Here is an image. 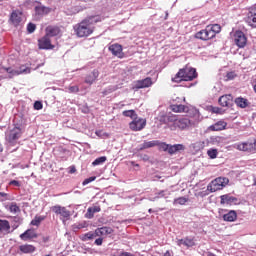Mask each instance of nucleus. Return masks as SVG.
I'll list each match as a JSON object with an SVG mask.
<instances>
[{
	"mask_svg": "<svg viewBox=\"0 0 256 256\" xmlns=\"http://www.w3.org/2000/svg\"><path fill=\"white\" fill-rule=\"evenodd\" d=\"M105 161H107V157L106 156H101L99 158H96L92 162V165H93V167H97V165H103V163H105Z\"/></svg>",
	"mask_w": 256,
	"mask_h": 256,
	"instance_id": "nucleus-38",
	"label": "nucleus"
},
{
	"mask_svg": "<svg viewBox=\"0 0 256 256\" xmlns=\"http://www.w3.org/2000/svg\"><path fill=\"white\" fill-rule=\"evenodd\" d=\"M187 201H189V198L182 196L179 198H175L173 201V205H185V203H187Z\"/></svg>",
	"mask_w": 256,
	"mask_h": 256,
	"instance_id": "nucleus-34",
	"label": "nucleus"
},
{
	"mask_svg": "<svg viewBox=\"0 0 256 256\" xmlns=\"http://www.w3.org/2000/svg\"><path fill=\"white\" fill-rule=\"evenodd\" d=\"M218 103L221 105V107H231L233 105V95L226 94L221 96Z\"/></svg>",
	"mask_w": 256,
	"mask_h": 256,
	"instance_id": "nucleus-15",
	"label": "nucleus"
},
{
	"mask_svg": "<svg viewBox=\"0 0 256 256\" xmlns=\"http://www.w3.org/2000/svg\"><path fill=\"white\" fill-rule=\"evenodd\" d=\"M235 104L237 105V107H240L241 109H245V107L249 105L247 99L241 97L235 99Z\"/></svg>",
	"mask_w": 256,
	"mask_h": 256,
	"instance_id": "nucleus-31",
	"label": "nucleus"
},
{
	"mask_svg": "<svg viewBox=\"0 0 256 256\" xmlns=\"http://www.w3.org/2000/svg\"><path fill=\"white\" fill-rule=\"evenodd\" d=\"M10 21L14 27H18L21 21H23V13L19 10L12 11L10 15Z\"/></svg>",
	"mask_w": 256,
	"mask_h": 256,
	"instance_id": "nucleus-13",
	"label": "nucleus"
},
{
	"mask_svg": "<svg viewBox=\"0 0 256 256\" xmlns=\"http://www.w3.org/2000/svg\"><path fill=\"white\" fill-rule=\"evenodd\" d=\"M147 126V119L136 116L130 123L129 129L131 131H143Z\"/></svg>",
	"mask_w": 256,
	"mask_h": 256,
	"instance_id": "nucleus-6",
	"label": "nucleus"
},
{
	"mask_svg": "<svg viewBox=\"0 0 256 256\" xmlns=\"http://www.w3.org/2000/svg\"><path fill=\"white\" fill-rule=\"evenodd\" d=\"M112 233L113 228L111 227L104 226L96 229V235H98V237H107V235H111Z\"/></svg>",
	"mask_w": 256,
	"mask_h": 256,
	"instance_id": "nucleus-24",
	"label": "nucleus"
},
{
	"mask_svg": "<svg viewBox=\"0 0 256 256\" xmlns=\"http://www.w3.org/2000/svg\"><path fill=\"white\" fill-rule=\"evenodd\" d=\"M223 221H227L228 223H233L237 221V211L230 210L228 213L222 216Z\"/></svg>",
	"mask_w": 256,
	"mask_h": 256,
	"instance_id": "nucleus-26",
	"label": "nucleus"
},
{
	"mask_svg": "<svg viewBox=\"0 0 256 256\" xmlns=\"http://www.w3.org/2000/svg\"><path fill=\"white\" fill-rule=\"evenodd\" d=\"M49 239H50L49 236H43V237H42L43 243H48Z\"/></svg>",
	"mask_w": 256,
	"mask_h": 256,
	"instance_id": "nucleus-53",
	"label": "nucleus"
},
{
	"mask_svg": "<svg viewBox=\"0 0 256 256\" xmlns=\"http://www.w3.org/2000/svg\"><path fill=\"white\" fill-rule=\"evenodd\" d=\"M34 109L36 111H41V109H43V103L41 101H36L34 103Z\"/></svg>",
	"mask_w": 256,
	"mask_h": 256,
	"instance_id": "nucleus-45",
	"label": "nucleus"
},
{
	"mask_svg": "<svg viewBox=\"0 0 256 256\" xmlns=\"http://www.w3.org/2000/svg\"><path fill=\"white\" fill-rule=\"evenodd\" d=\"M76 172H77V168H75V166H71L70 170H69V173L73 174V173H76Z\"/></svg>",
	"mask_w": 256,
	"mask_h": 256,
	"instance_id": "nucleus-51",
	"label": "nucleus"
},
{
	"mask_svg": "<svg viewBox=\"0 0 256 256\" xmlns=\"http://www.w3.org/2000/svg\"><path fill=\"white\" fill-rule=\"evenodd\" d=\"M19 250L21 251V253L29 254L35 253V251H37V248L31 244H24L19 246Z\"/></svg>",
	"mask_w": 256,
	"mask_h": 256,
	"instance_id": "nucleus-28",
	"label": "nucleus"
},
{
	"mask_svg": "<svg viewBox=\"0 0 256 256\" xmlns=\"http://www.w3.org/2000/svg\"><path fill=\"white\" fill-rule=\"evenodd\" d=\"M3 71H6L8 73V78L13 79L14 77H17L19 75V71L11 68V67H2Z\"/></svg>",
	"mask_w": 256,
	"mask_h": 256,
	"instance_id": "nucleus-29",
	"label": "nucleus"
},
{
	"mask_svg": "<svg viewBox=\"0 0 256 256\" xmlns=\"http://www.w3.org/2000/svg\"><path fill=\"white\" fill-rule=\"evenodd\" d=\"M35 29H37V26L34 23H29L27 25L28 33H35Z\"/></svg>",
	"mask_w": 256,
	"mask_h": 256,
	"instance_id": "nucleus-43",
	"label": "nucleus"
},
{
	"mask_svg": "<svg viewBox=\"0 0 256 256\" xmlns=\"http://www.w3.org/2000/svg\"><path fill=\"white\" fill-rule=\"evenodd\" d=\"M68 91L69 93H79V86H69Z\"/></svg>",
	"mask_w": 256,
	"mask_h": 256,
	"instance_id": "nucleus-47",
	"label": "nucleus"
},
{
	"mask_svg": "<svg viewBox=\"0 0 256 256\" xmlns=\"http://www.w3.org/2000/svg\"><path fill=\"white\" fill-rule=\"evenodd\" d=\"M209 131H223L227 129V122L220 120L216 122L215 124L209 126Z\"/></svg>",
	"mask_w": 256,
	"mask_h": 256,
	"instance_id": "nucleus-21",
	"label": "nucleus"
},
{
	"mask_svg": "<svg viewBox=\"0 0 256 256\" xmlns=\"http://www.w3.org/2000/svg\"><path fill=\"white\" fill-rule=\"evenodd\" d=\"M253 145H254V153L256 152V139L253 141Z\"/></svg>",
	"mask_w": 256,
	"mask_h": 256,
	"instance_id": "nucleus-56",
	"label": "nucleus"
},
{
	"mask_svg": "<svg viewBox=\"0 0 256 256\" xmlns=\"http://www.w3.org/2000/svg\"><path fill=\"white\" fill-rule=\"evenodd\" d=\"M164 256H171V252L169 250H167L165 253H164Z\"/></svg>",
	"mask_w": 256,
	"mask_h": 256,
	"instance_id": "nucleus-55",
	"label": "nucleus"
},
{
	"mask_svg": "<svg viewBox=\"0 0 256 256\" xmlns=\"http://www.w3.org/2000/svg\"><path fill=\"white\" fill-rule=\"evenodd\" d=\"M169 145L170 144H167L165 142H159L158 141V144L156 145V147H158L159 151H164V152H168L169 150Z\"/></svg>",
	"mask_w": 256,
	"mask_h": 256,
	"instance_id": "nucleus-39",
	"label": "nucleus"
},
{
	"mask_svg": "<svg viewBox=\"0 0 256 256\" xmlns=\"http://www.w3.org/2000/svg\"><path fill=\"white\" fill-rule=\"evenodd\" d=\"M0 153H3V145L0 143Z\"/></svg>",
	"mask_w": 256,
	"mask_h": 256,
	"instance_id": "nucleus-57",
	"label": "nucleus"
},
{
	"mask_svg": "<svg viewBox=\"0 0 256 256\" xmlns=\"http://www.w3.org/2000/svg\"><path fill=\"white\" fill-rule=\"evenodd\" d=\"M38 48L44 50L55 49V45L51 44V37L45 34L42 38L38 39Z\"/></svg>",
	"mask_w": 256,
	"mask_h": 256,
	"instance_id": "nucleus-11",
	"label": "nucleus"
},
{
	"mask_svg": "<svg viewBox=\"0 0 256 256\" xmlns=\"http://www.w3.org/2000/svg\"><path fill=\"white\" fill-rule=\"evenodd\" d=\"M233 149H237V151H243L244 153H255V147L253 142H240L232 145Z\"/></svg>",
	"mask_w": 256,
	"mask_h": 256,
	"instance_id": "nucleus-8",
	"label": "nucleus"
},
{
	"mask_svg": "<svg viewBox=\"0 0 256 256\" xmlns=\"http://www.w3.org/2000/svg\"><path fill=\"white\" fill-rule=\"evenodd\" d=\"M45 33L48 37H57L61 33L59 26L49 25L45 28Z\"/></svg>",
	"mask_w": 256,
	"mask_h": 256,
	"instance_id": "nucleus-18",
	"label": "nucleus"
},
{
	"mask_svg": "<svg viewBox=\"0 0 256 256\" xmlns=\"http://www.w3.org/2000/svg\"><path fill=\"white\" fill-rule=\"evenodd\" d=\"M219 33H221V25L210 24L206 26L205 29L197 32L195 38L200 39L201 41H211V39H215Z\"/></svg>",
	"mask_w": 256,
	"mask_h": 256,
	"instance_id": "nucleus-2",
	"label": "nucleus"
},
{
	"mask_svg": "<svg viewBox=\"0 0 256 256\" xmlns=\"http://www.w3.org/2000/svg\"><path fill=\"white\" fill-rule=\"evenodd\" d=\"M99 77V70L94 69L92 72L86 75L84 83L87 85H93L97 78Z\"/></svg>",
	"mask_w": 256,
	"mask_h": 256,
	"instance_id": "nucleus-16",
	"label": "nucleus"
},
{
	"mask_svg": "<svg viewBox=\"0 0 256 256\" xmlns=\"http://www.w3.org/2000/svg\"><path fill=\"white\" fill-rule=\"evenodd\" d=\"M197 79V70L193 67L186 66L181 68L172 78L173 83H181L182 81H193Z\"/></svg>",
	"mask_w": 256,
	"mask_h": 256,
	"instance_id": "nucleus-4",
	"label": "nucleus"
},
{
	"mask_svg": "<svg viewBox=\"0 0 256 256\" xmlns=\"http://www.w3.org/2000/svg\"><path fill=\"white\" fill-rule=\"evenodd\" d=\"M167 125L171 131H176V129H180V131H185V129H189L191 127V120L188 118H177V115L170 114L167 116Z\"/></svg>",
	"mask_w": 256,
	"mask_h": 256,
	"instance_id": "nucleus-3",
	"label": "nucleus"
},
{
	"mask_svg": "<svg viewBox=\"0 0 256 256\" xmlns=\"http://www.w3.org/2000/svg\"><path fill=\"white\" fill-rule=\"evenodd\" d=\"M9 211L10 213H19V211H21V209L17 206V203H12L9 206Z\"/></svg>",
	"mask_w": 256,
	"mask_h": 256,
	"instance_id": "nucleus-41",
	"label": "nucleus"
},
{
	"mask_svg": "<svg viewBox=\"0 0 256 256\" xmlns=\"http://www.w3.org/2000/svg\"><path fill=\"white\" fill-rule=\"evenodd\" d=\"M96 23H101V16L86 17L81 22L73 26L75 35L80 38L89 37V35H93Z\"/></svg>",
	"mask_w": 256,
	"mask_h": 256,
	"instance_id": "nucleus-1",
	"label": "nucleus"
},
{
	"mask_svg": "<svg viewBox=\"0 0 256 256\" xmlns=\"http://www.w3.org/2000/svg\"><path fill=\"white\" fill-rule=\"evenodd\" d=\"M100 211H101L100 206L89 207L87 210V213H89V219H91L93 215H95V213H99Z\"/></svg>",
	"mask_w": 256,
	"mask_h": 256,
	"instance_id": "nucleus-32",
	"label": "nucleus"
},
{
	"mask_svg": "<svg viewBox=\"0 0 256 256\" xmlns=\"http://www.w3.org/2000/svg\"><path fill=\"white\" fill-rule=\"evenodd\" d=\"M184 246L185 247H195V239L186 237L184 238Z\"/></svg>",
	"mask_w": 256,
	"mask_h": 256,
	"instance_id": "nucleus-40",
	"label": "nucleus"
},
{
	"mask_svg": "<svg viewBox=\"0 0 256 256\" xmlns=\"http://www.w3.org/2000/svg\"><path fill=\"white\" fill-rule=\"evenodd\" d=\"M159 145L158 140H153L149 142H144L142 146L140 147V150L143 151V149H151V147H157Z\"/></svg>",
	"mask_w": 256,
	"mask_h": 256,
	"instance_id": "nucleus-30",
	"label": "nucleus"
},
{
	"mask_svg": "<svg viewBox=\"0 0 256 256\" xmlns=\"http://www.w3.org/2000/svg\"><path fill=\"white\" fill-rule=\"evenodd\" d=\"M21 137V130L19 128H15L11 130L10 134L8 135V142L14 143Z\"/></svg>",
	"mask_w": 256,
	"mask_h": 256,
	"instance_id": "nucleus-27",
	"label": "nucleus"
},
{
	"mask_svg": "<svg viewBox=\"0 0 256 256\" xmlns=\"http://www.w3.org/2000/svg\"><path fill=\"white\" fill-rule=\"evenodd\" d=\"M95 179H97V177L95 176H92L90 178H87L85 179L83 182H82V185H89V183H93V181H95Z\"/></svg>",
	"mask_w": 256,
	"mask_h": 256,
	"instance_id": "nucleus-46",
	"label": "nucleus"
},
{
	"mask_svg": "<svg viewBox=\"0 0 256 256\" xmlns=\"http://www.w3.org/2000/svg\"><path fill=\"white\" fill-rule=\"evenodd\" d=\"M9 185H14V187H21V182L17 180H11Z\"/></svg>",
	"mask_w": 256,
	"mask_h": 256,
	"instance_id": "nucleus-48",
	"label": "nucleus"
},
{
	"mask_svg": "<svg viewBox=\"0 0 256 256\" xmlns=\"http://www.w3.org/2000/svg\"><path fill=\"white\" fill-rule=\"evenodd\" d=\"M207 155L210 157V159H217V149L208 150Z\"/></svg>",
	"mask_w": 256,
	"mask_h": 256,
	"instance_id": "nucleus-42",
	"label": "nucleus"
},
{
	"mask_svg": "<svg viewBox=\"0 0 256 256\" xmlns=\"http://www.w3.org/2000/svg\"><path fill=\"white\" fill-rule=\"evenodd\" d=\"M245 21L249 27L256 29V5L249 8Z\"/></svg>",
	"mask_w": 256,
	"mask_h": 256,
	"instance_id": "nucleus-9",
	"label": "nucleus"
},
{
	"mask_svg": "<svg viewBox=\"0 0 256 256\" xmlns=\"http://www.w3.org/2000/svg\"><path fill=\"white\" fill-rule=\"evenodd\" d=\"M179 151H185V146L183 144H169L167 152L169 155H175V153H179Z\"/></svg>",
	"mask_w": 256,
	"mask_h": 256,
	"instance_id": "nucleus-23",
	"label": "nucleus"
},
{
	"mask_svg": "<svg viewBox=\"0 0 256 256\" xmlns=\"http://www.w3.org/2000/svg\"><path fill=\"white\" fill-rule=\"evenodd\" d=\"M0 195H1V197L7 196V194H6V193H3V192H0Z\"/></svg>",
	"mask_w": 256,
	"mask_h": 256,
	"instance_id": "nucleus-58",
	"label": "nucleus"
},
{
	"mask_svg": "<svg viewBox=\"0 0 256 256\" xmlns=\"http://www.w3.org/2000/svg\"><path fill=\"white\" fill-rule=\"evenodd\" d=\"M11 233V224L9 220L0 219V235H9Z\"/></svg>",
	"mask_w": 256,
	"mask_h": 256,
	"instance_id": "nucleus-19",
	"label": "nucleus"
},
{
	"mask_svg": "<svg viewBox=\"0 0 256 256\" xmlns=\"http://www.w3.org/2000/svg\"><path fill=\"white\" fill-rule=\"evenodd\" d=\"M153 85V80H151V77H147L143 80H137L135 82V89H146L147 87H151Z\"/></svg>",
	"mask_w": 256,
	"mask_h": 256,
	"instance_id": "nucleus-14",
	"label": "nucleus"
},
{
	"mask_svg": "<svg viewBox=\"0 0 256 256\" xmlns=\"http://www.w3.org/2000/svg\"><path fill=\"white\" fill-rule=\"evenodd\" d=\"M234 42L239 49H245L247 46V36L245 33H243V31L237 30L234 32Z\"/></svg>",
	"mask_w": 256,
	"mask_h": 256,
	"instance_id": "nucleus-7",
	"label": "nucleus"
},
{
	"mask_svg": "<svg viewBox=\"0 0 256 256\" xmlns=\"http://www.w3.org/2000/svg\"><path fill=\"white\" fill-rule=\"evenodd\" d=\"M51 211L55 213V215H60L63 219H69L71 217V211L67 210L65 206L55 205L51 207Z\"/></svg>",
	"mask_w": 256,
	"mask_h": 256,
	"instance_id": "nucleus-10",
	"label": "nucleus"
},
{
	"mask_svg": "<svg viewBox=\"0 0 256 256\" xmlns=\"http://www.w3.org/2000/svg\"><path fill=\"white\" fill-rule=\"evenodd\" d=\"M95 245H103V238H97L96 240H95Z\"/></svg>",
	"mask_w": 256,
	"mask_h": 256,
	"instance_id": "nucleus-49",
	"label": "nucleus"
},
{
	"mask_svg": "<svg viewBox=\"0 0 256 256\" xmlns=\"http://www.w3.org/2000/svg\"><path fill=\"white\" fill-rule=\"evenodd\" d=\"M159 197H165V191H161L158 193Z\"/></svg>",
	"mask_w": 256,
	"mask_h": 256,
	"instance_id": "nucleus-54",
	"label": "nucleus"
},
{
	"mask_svg": "<svg viewBox=\"0 0 256 256\" xmlns=\"http://www.w3.org/2000/svg\"><path fill=\"white\" fill-rule=\"evenodd\" d=\"M0 1H4V0H0Z\"/></svg>",
	"mask_w": 256,
	"mask_h": 256,
	"instance_id": "nucleus-60",
	"label": "nucleus"
},
{
	"mask_svg": "<svg viewBox=\"0 0 256 256\" xmlns=\"http://www.w3.org/2000/svg\"><path fill=\"white\" fill-rule=\"evenodd\" d=\"M108 51L114 55V57H118L119 59H123L124 53H123V46L119 43H114L108 47Z\"/></svg>",
	"mask_w": 256,
	"mask_h": 256,
	"instance_id": "nucleus-12",
	"label": "nucleus"
},
{
	"mask_svg": "<svg viewBox=\"0 0 256 256\" xmlns=\"http://www.w3.org/2000/svg\"><path fill=\"white\" fill-rule=\"evenodd\" d=\"M229 185V178L218 177L208 184L207 189L210 193L221 191L225 186Z\"/></svg>",
	"mask_w": 256,
	"mask_h": 256,
	"instance_id": "nucleus-5",
	"label": "nucleus"
},
{
	"mask_svg": "<svg viewBox=\"0 0 256 256\" xmlns=\"http://www.w3.org/2000/svg\"><path fill=\"white\" fill-rule=\"evenodd\" d=\"M16 71H18V75H23V74L27 75V74L31 73V68H29L25 65H21L19 67V69Z\"/></svg>",
	"mask_w": 256,
	"mask_h": 256,
	"instance_id": "nucleus-33",
	"label": "nucleus"
},
{
	"mask_svg": "<svg viewBox=\"0 0 256 256\" xmlns=\"http://www.w3.org/2000/svg\"><path fill=\"white\" fill-rule=\"evenodd\" d=\"M212 111H213V113H221V108H219V107H214V108L212 109Z\"/></svg>",
	"mask_w": 256,
	"mask_h": 256,
	"instance_id": "nucleus-52",
	"label": "nucleus"
},
{
	"mask_svg": "<svg viewBox=\"0 0 256 256\" xmlns=\"http://www.w3.org/2000/svg\"><path fill=\"white\" fill-rule=\"evenodd\" d=\"M122 115L124 117H130V119H134L135 117H137V113L135 112V110H124L122 112Z\"/></svg>",
	"mask_w": 256,
	"mask_h": 256,
	"instance_id": "nucleus-37",
	"label": "nucleus"
},
{
	"mask_svg": "<svg viewBox=\"0 0 256 256\" xmlns=\"http://www.w3.org/2000/svg\"><path fill=\"white\" fill-rule=\"evenodd\" d=\"M51 13V8L38 5L35 7V15H38V17H43V15H49Z\"/></svg>",
	"mask_w": 256,
	"mask_h": 256,
	"instance_id": "nucleus-22",
	"label": "nucleus"
},
{
	"mask_svg": "<svg viewBox=\"0 0 256 256\" xmlns=\"http://www.w3.org/2000/svg\"><path fill=\"white\" fill-rule=\"evenodd\" d=\"M45 221V216H36L32 221L31 225H34L35 227H39L41 225V222Z\"/></svg>",
	"mask_w": 256,
	"mask_h": 256,
	"instance_id": "nucleus-35",
	"label": "nucleus"
},
{
	"mask_svg": "<svg viewBox=\"0 0 256 256\" xmlns=\"http://www.w3.org/2000/svg\"><path fill=\"white\" fill-rule=\"evenodd\" d=\"M38 237L39 235L33 229H28L20 235V239H22V241H27V239H37Z\"/></svg>",
	"mask_w": 256,
	"mask_h": 256,
	"instance_id": "nucleus-20",
	"label": "nucleus"
},
{
	"mask_svg": "<svg viewBox=\"0 0 256 256\" xmlns=\"http://www.w3.org/2000/svg\"><path fill=\"white\" fill-rule=\"evenodd\" d=\"M221 205H237V198L229 194L222 195L220 197Z\"/></svg>",
	"mask_w": 256,
	"mask_h": 256,
	"instance_id": "nucleus-17",
	"label": "nucleus"
},
{
	"mask_svg": "<svg viewBox=\"0 0 256 256\" xmlns=\"http://www.w3.org/2000/svg\"><path fill=\"white\" fill-rule=\"evenodd\" d=\"M170 109L173 113H187L189 111V107L183 104H172L170 105Z\"/></svg>",
	"mask_w": 256,
	"mask_h": 256,
	"instance_id": "nucleus-25",
	"label": "nucleus"
},
{
	"mask_svg": "<svg viewBox=\"0 0 256 256\" xmlns=\"http://www.w3.org/2000/svg\"><path fill=\"white\" fill-rule=\"evenodd\" d=\"M178 247H181V245H185V238L177 240Z\"/></svg>",
	"mask_w": 256,
	"mask_h": 256,
	"instance_id": "nucleus-50",
	"label": "nucleus"
},
{
	"mask_svg": "<svg viewBox=\"0 0 256 256\" xmlns=\"http://www.w3.org/2000/svg\"><path fill=\"white\" fill-rule=\"evenodd\" d=\"M148 211H149V213H153V210H152V209H149Z\"/></svg>",
	"mask_w": 256,
	"mask_h": 256,
	"instance_id": "nucleus-59",
	"label": "nucleus"
},
{
	"mask_svg": "<svg viewBox=\"0 0 256 256\" xmlns=\"http://www.w3.org/2000/svg\"><path fill=\"white\" fill-rule=\"evenodd\" d=\"M95 237H98L97 230L86 233L83 237V241H91V239H95Z\"/></svg>",
	"mask_w": 256,
	"mask_h": 256,
	"instance_id": "nucleus-36",
	"label": "nucleus"
},
{
	"mask_svg": "<svg viewBox=\"0 0 256 256\" xmlns=\"http://www.w3.org/2000/svg\"><path fill=\"white\" fill-rule=\"evenodd\" d=\"M235 77H237V74L235 72H228L226 74V78L228 81H233V79H235Z\"/></svg>",
	"mask_w": 256,
	"mask_h": 256,
	"instance_id": "nucleus-44",
	"label": "nucleus"
}]
</instances>
